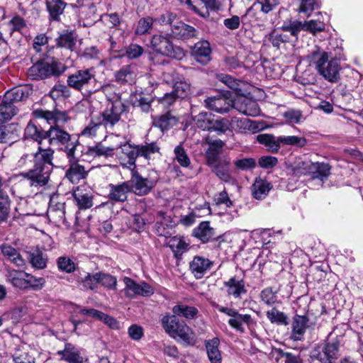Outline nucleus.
Wrapping results in <instances>:
<instances>
[{
	"instance_id": "54",
	"label": "nucleus",
	"mask_w": 363,
	"mask_h": 363,
	"mask_svg": "<svg viewBox=\"0 0 363 363\" xmlns=\"http://www.w3.org/2000/svg\"><path fill=\"white\" fill-rule=\"evenodd\" d=\"M57 45L72 50L75 45V38L72 32H63L57 39Z\"/></svg>"
},
{
	"instance_id": "23",
	"label": "nucleus",
	"mask_w": 363,
	"mask_h": 363,
	"mask_svg": "<svg viewBox=\"0 0 363 363\" xmlns=\"http://www.w3.org/2000/svg\"><path fill=\"white\" fill-rule=\"evenodd\" d=\"M27 272L11 267L5 269V279L7 283L19 289H26Z\"/></svg>"
},
{
	"instance_id": "59",
	"label": "nucleus",
	"mask_w": 363,
	"mask_h": 363,
	"mask_svg": "<svg viewBox=\"0 0 363 363\" xmlns=\"http://www.w3.org/2000/svg\"><path fill=\"white\" fill-rule=\"evenodd\" d=\"M10 211V200L7 194H0V222L5 221Z\"/></svg>"
},
{
	"instance_id": "57",
	"label": "nucleus",
	"mask_w": 363,
	"mask_h": 363,
	"mask_svg": "<svg viewBox=\"0 0 363 363\" xmlns=\"http://www.w3.org/2000/svg\"><path fill=\"white\" fill-rule=\"evenodd\" d=\"M269 40L274 47L280 48L281 44L286 43L290 40V37L287 34L274 30L269 35Z\"/></svg>"
},
{
	"instance_id": "53",
	"label": "nucleus",
	"mask_w": 363,
	"mask_h": 363,
	"mask_svg": "<svg viewBox=\"0 0 363 363\" xmlns=\"http://www.w3.org/2000/svg\"><path fill=\"white\" fill-rule=\"evenodd\" d=\"M28 259L33 267L43 269L46 267L47 259L44 257L43 253L39 250L30 252Z\"/></svg>"
},
{
	"instance_id": "58",
	"label": "nucleus",
	"mask_w": 363,
	"mask_h": 363,
	"mask_svg": "<svg viewBox=\"0 0 363 363\" xmlns=\"http://www.w3.org/2000/svg\"><path fill=\"white\" fill-rule=\"evenodd\" d=\"M45 280L43 277H36L27 273L26 280V289L40 290L43 288Z\"/></svg>"
},
{
	"instance_id": "51",
	"label": "nucleus",
	"mask_w": 363,
	"mask_h": 363,
	"mask_svg": "<svg viewBox=\"0 0 363 363\" xmlns=\"http://www.w3.org/2000/svg\"><path fill=\"white\" fill-rule=\"evenodd\" d=\"M168 245L176 255H182L188 249V244L183 237L174 236L169 240Z\"/></svg>"
},
{
	"instance_id": "37",
	"label": "nucleus",
	"mask_w": 363,
	"mask_h": 363,
	"mask_svg": "<svg viewBox=\"0 0 363 363\" xmlns=\"http://www.w3.org/2000/svg\"><path fill=\"white\" fill-rule=\"evenodd\" d=\"M272 187L267 181L257 178L252 186V194L256 199H262L267 196Z\"/></svg>"
},
{
	"instance_id": "14",
	"label": "nucleus",
	"mask_w": 363,
	"mask_h": 363,
	"mask_svg": "<svg viewBox=\"0 0 363 363\" xmlns=\"http://www.w3.org/2000/svg\"><path fill=\"white\" fill-rule=\"evenodd\" d=\"M233 101L234 100L227 97L225 95L208 97L204 101L207 108L220 114L228 113L231 108H233Z\"/></svg>"
},
{
	"instance_id": "40",
	"label": "nucleus",
	"mask_w": 363,
	"mask_h": 363,
	"mask_svg": "<svg viewBox=\"0 0 363 363\" xmlns=\"http://www.w3.org/2000/svg\"><path fill=\"white\" fill-rule=\"evenodd\" d=\"M213 114L209 112L202 111L192 117L194 125L203 130H211Z\"/></svg>"
},
{
	"instance_id": "22",
	"label": "nucleus",
	"mask_w": 363,
	"mask_h": 363,
	"mask_svg": "<svg viewBox=\"0 0 363 363\" xmlns=\"http://www.w3.org/2000/svg\"><path fill=\"white\" fill-rule=\"evenodd\" d=\"M108 187V198L116 202H124L126 201L128 194L131 191L130 182H128V181L118 184H111Z\"/></svg>"
},
{
	"instance_id": "11",
	"label": "nucleus",
	"mask_w": 363,
	"mask_h": 363,
	"mask_svg": "<svg viewBox=\"0 0 363 363\" xmlns=\"http://www.w3.org/2000/svg\"><path fill=\"white\" fill-rule=\"evenodd\" d=\"M123 282L124 292L128 298H134L138 296H150L154 294L153 288L146 282L139 284L127 277L123 278Z\"/></svg>"
},
{
	"instance_id": "56",
	"label": "nucleus",
	"mask_w": 363,
	"mask_h": 363,
	"mask_svg": "<svg viewBox=\"0 0 363 363\" xmlns=\"http://www.w3.org/2000/svg\"><path fill=\"white\" fill-rule=\"evenodd\" d=\"M182 2L185 3L189 6V9L193 10L196 13L201 17L207 18L208 14L206 11H204L203 0H180Z\"/></svg>"
},
{
	"instance_id": "15",
	"label": "nucleus",
	"mask_w": 363,
	"mask_h": 363,
	"mask_svg": "<svg viewBox=\"0 0 363 363\" xmlns=\"http://www.w3.org/2000/svg\"><path fill=\"white\" fill-rule=\"evenodd\" d=\"M128 182H130V190L138 196L147 194L154 186V182L152 180L143 177L137 172H133Z\"/></svg>"
},
{
	"instance_id": "1",
	"label": "nucleus",
	"mask_w": 363,
	"mask_h": 363,
	"mask_svg": "<svg viewBox=\"0 0 363 363\" xmlns=\"http://www.w3.org/2000/svg\"><path fill=\"white\" fill-rule=\"evenodd\" d=\"M306 58L309 65L314 67L317 72L325 80L337 83L340 79V72L342 67L340 60L333 57L331 52L319 46H315Z\"/></svg>"
},
{
	"instance_id": "17",
	"label": "nucleus",
	"mask_w": 363,
	"mask_h": 363,
	"mask_svg": "<svg viewBox=\"0 0 363 363\" xmlns=\"http://www.w3.org/2000/svg\"><path fill=\"white\" fill-rule=\"evenodd\" d=\"M45 140H48V143L52 146L65 145L70 140V135L59 127H50L45 131Z\"/></svg>"
},
{
	"instance_id": "46",
	"label": "nucleus",
	"mask_w": 363,
	"mask_h": 363,
	"mask_svg": "<svg viewBox=\"0 0 363 363\" xmlns=\"http://www.w3.org/2000/svg\"><path fill=\"white\" fill-rule=\"evenodd\" d=\"M231 123L230 120L226 118L216 117L214 115L212 118V125L210 131H215L218 135L225 133L230 130Z\"/></svg>"
},
{
	"instance_id": "30",
	"label": "nucleus",
	"mask_w": 363,
	"mask_h": 363,
	"mask_svg": "<svg viewBox=\"0 0 363 363\" xmlns=\"http://www.w3.org/2000/svg\"><path fill=\"white\" fill-rule=\"evenodd\" d=\"M113 147H106L101 143H98L95 145L89 146L85 150L84 155L89 157H108L113 155Z\"/></svg>"
},
{
	"instance_id": "16",
	"label": "nucleus",
	"mask_w": 363,
	"mask_h": 363,
	"mask_svg": "<svg viewBox=\"0 0 363 363\" xmlns=\"http://www.w3.org/2000/svg\"><path fill=\"white\" fill-rule=\"evenodd\" d=\"M33 114L36 118H44L51 125L50 127L62 128L68 121L67 114L65 112L59 111H49L38 109L33 112Z\"/></svg>"
},
{
	"instance_id": "29",
	"label": "nucleus",
	"mask_w": 363,
	"mask_h": 363,
	"mask_svg": "<svg viewBox=\"0 0 363 363\" xmlns=\"http://www.w3.org/2000/svg\"><path fill=\"white\" fill-rule=\"evenodd\" d=\"M192 235L203 243H206L215 235V230L208 221H203L193 230Z\"/></svg>"
},
{
	"instance_id": "41",
	"label": "nucleus",
	"mask_w": 363,
	"mask_h": 363,
	"mask_svg": "<svg viewBox=\"0 0 363 363\" xmlns=\"http://www.w3.org/2000/svg\"><path fill=\"white\" fill-rule=\"evenodd\" d=\"M66 4L62 0H46V7L50 17L54 21H59L63 13Z\"/></svg>"
},
{
	"instance_id": "45",
	"label": "nucleus",
	"mask_w": 363,
	"mask_h": 363,
	"mask_svg": "<svg viewBox=\"0 0 363 363\" xmlns=\"http://www.w3.org/2000/svg\"><path fill=\"white\" fill-rule=\"evenodd\" d=\"M130 102L135 107H138L142 111L148 113L151 109V99L145 97L141 94H135L130 96Z\"/></svg>"
},
{
	"instance_id": "21",
	"label": "nucleus",
	"mask_w": 363,
	"mask_h": 363,
	"mask_svg": "<svg viewBox=\"0 0 363 363\" xmlns=\"http://www.w3.org/2000/svg\"><path fill=\"white\" fill-rule=\"evenodd\" d=\"M230 165V158L224 157L220 159L211 167L214 168V172L216 176L219 177L222 181L230 184H235V179L231 175Z\"/></svg>"
},
{
	"instance_id": "13",
	"label": "nucleus",
	"mask_w": 363,
	"mask_h": 363,
	"mask_svg": "<svg viewBox=\"0 0 363 363\" xmlns=\"http://www.w3.org/2000/svg\"><path fill=\"white\" fill-rule=\"evenodd\" d=\"M233 108L247 116L255 117L260 113L257 103L244 96H239L234 99Z\"/></svg>"
},
{
	"instance_id": "44",
	"label": "nucleus",
	"mask_w": 363,
	"mask_h": 363,
	"mask_svg": "<svg viewBox=\"0 0 363 363\" xmlns=\"http://www.w3.org/2000/svg\"><path fill=\"white\" fill-rule=\"evenodd\" d=\"M257 140L262 145H264L272 152H277L280 149V141L278 138H275L272 135L260 134L257 137Z\"/></svg>"
},
{
	"instance_id": "6",
	"label": "nucleus",
	"mask_w": 363,
	"mask_h": 363,
	"mask_svg": "<svg viewBox=\"0 0 363 363\" xmlns=\"http://www.w3.org/2000/svg\"><path fill=\"white\" fill-rule=\"evenodd\" d=\"M125 111V106L120 100L119 97L109 103L106 109L102 112L101 124L107 130H113L114 126L121 120V114Z\"/></svg>"
},
{
	"instance_id": "63",
	"label": "nucleus",
	"mask_w": 363,
	"mask_h": 363,
	"mask_svg": "<svg viewBox=\"0 0 363 363\" xmlns=\"http://www.w3.org/2000/svg\"><path fill=\"white\" fill-rule=\"evenodd\" d=\"M99 274L95 273L94 274H91L87 273L84 278H82V283L83 284L84 288L89 289L91 290H94L97 287L98 284H99Z\"/></svg>"
},
{
	"instance_id": "60",
	"label": "nucleus",
	"mask_w": 363,
	"mask_h": 363,
	"mask_svg": "<svg viewBox=\"0 0 363 363\" xmlns=\"http://www.w3.org/2000/svg\"><path fill=\"white\" fill-rule=\"evenodd\" d=\"M177 16L176 13L167 11L155 18L154 21L161 26H170L172 29L174 23L177 21Z\"/></svg>"
},
{
	"instance_id": "26",
	"label": "nucleus",
	"mask_w": 363,
	"mask_h": 363,
	"mask_svg": "<svg viewBox=\"0 0 363 363\" xmlns=\"http://www.w3.org/2000/svg\"><path fill=\"white\" fill-rule=\"evenodd\" d=\"M171 33L177 39H189L196 36L198 34L196 29L182 21L175 22L172 26Z\"/></svg>"
},
{
	"instance_id": "38",
	"label": "nucleus",
	"mask_w": 363,
	"mask_h": 363,
	"mask_svg": "<svg viewBox=\"0 0 363 363\" xmlns=\"http://www.w3.org/2000/svg\"><path fill=\"white\" fill-rule=\"evenodd\" d=\"M220 340L218 337H214L206 343V348L208 359L211 363H221V353L218 346Z\"/></svg>"
},
{
	"instance_id": "50",
	"label": "nucleus",
	"mask_w": 363,
	"mask_h": 363,
	"mask_svg": "<svg viewBox=\"0 0 363 363\" xmlns=\"http://www.w3.org/2000/svg\"><path fill=\"white\" fill-rule=\"evenodd\" d=\"M172 312L175 315H182L187 319H192L197 314L198 310L193 306L177 304L173 307Z\"/></svg>"
},
{
	"instance_id": "27",
	"label": "nucleus",
	"mask_w": 363,
	"mask_h": 363,
	"mask_svg": "<svg viewBox=\"0 0 363 363\" xmlns=\"http://www.w3.org/2000/svg\"><path fill=\"white\" fill-rule=\"evenodd\" d=\"M75 204L80 210H85L93 206V194L91 192L77 187L73 192Z\"/></svg>"
},
{
	"instance_id": "36",
	"label": "nucleus",
	"mask_w": 363,
	"mask_h": 363,
	"mask_svg": "<svg viewBox=\"0 0 363 363\" xmlns=\"http://www.w3.org/2000/svg\"><path fill=\"white\" fill-rule=\"evenodd\" d=\"M86 175L87 172L84 169V167L77 162L71 163L65 174L67 179L72 184L78 183L81 179H84Z\"/></svg>"
},
{
	"instance_id": "43",
	"label": "nucleus",
	"mask_w": 363,
	"mask_h": 363,
	"mask_svg": "<svg viewBox=\"0 0 363 363\" xmlns=\"http://www.w3.org/2000/svg\"><path fill=\"white\" fill-rule=\"evenodd\" d=\"M176 118L172 116L169 111L154 120L153 124L155 127L159 128L162 132L168 130L177 123Z\"/></svg>"
},
{
	"instance_id": "32",
	"label": "nucleus",
	"mask_w": 363,
	"mask_h": 363,
	"mask_svg": "<svg viewBox=\"0 0 363 363\" xmlns=\"http://www.w3.org/2000/svg\"><path fill=\"white\" fill-rule=\"evenodd\" d=\"M0 249L3 255L16 267H23L25 266V260L16 248L9 244H3Z\"/></svg>"
},
{
	"instance_id": "25",
	"label": "nucleus",
	"mask_w": 363,
	"mask_h": 363,
	"mask_svg": "<svg viewBox=\"0 0 363 363\" xmlns=\"http://www.w3.org/2000/svg\"><path fill=\"white\" fill-rule=\"evenodd\" d=\"M308 318L306 315H296L291 324V338L294 341L301 340L308 328Z\"/></svg>"
},
{
	"instance_id": "5",
	"label": "nucleus",
	"mask_w": 363,
	"mask_h": 363,
	"mask_svg": "<svg viewBox=\"0 0 363 363\" xmlns=\"http://www.w3.org/2000/svg\"><path fill=\"white\" fill-rule=\"evenodd\" d=\"M95 81V71L94 68L79 69L67 77V85L79 91L89 90V85Z\"/></svg>"
},
{
	"instance_id": "55",
	"label": "nucleus",
	"mask_w": 363,
	"mask_h": 363,
	"mask_svg": "<svg viewBox=\"0 0 363 363\" xmlns=\"http://www.w3.org/2000/svg\"><path fill=\"white\" fill-rule=\"evenodd\" d=\"M278 141L286 145H293L298 147H303L306 145L307 140L303 137L295 135L279 136Z\"/></svg>"
},
{
	"instance_id": "49",
	"label": "nucleus",
	"mask_w": 363,
	"mask_h": 363,
	"mask_svg": "<svg viewBox=\"0 0 363 363\" xmlns=\"http://www.w3.org/2000/svg\"><path fill=\"white\" fill-rule=\"evenodd\" d=\"M218 79L229 88L234 90L237 94H240L242 92V86L245 85L242 81L235 79L228 74H218Z\"/></svg>"
},
{
	"instance_id": "10",
	"label": "nucleus",
	"mask_w": 363,
	"mask_h": 363,
	"mask_svg": "<svg viewBox=\"0 0 363 363\" xmlns=\"http://www.w3.org/2000/svg\"><path fill=\"white\" fill-rule=\"evenodd\" d=\"M164 80L167 84H173L172 91L179 98L187 96L191 91V86L185 79L174 71L164 72L163 74Z\"/></svg>"
},
{
	"instance_id": "2",
	"label": "nucleus",
	"mask_w": 363,
	"mask_h": 363,
	"mask_svg": "<svg viewBox=\"0 0 363 363\" xmlns=\"http://www.w3.org/2000/svg\"><path fill=\"white\" fill-rule=\"evenodd\" d=\"M53 152L49 147H38V151L34 155L33 168L23 174L31 186L41 187L48 183L52 171Z\"/></svg>"
},
{
	"instance_id": "48",
	"label": "nucleus",
	"mask_w": 363,
	"mask_h": 363,
	"mask_svg": "<svg viewBox=\"0 0 363 363\" xmlns=\"http://www.w3.org/2000/svg\"><path fill=\"white\" fill-rule=\"evenodd\" d=\"M17 113L14 105L10 104L4 99L0 104V123L6 122L12 118Z\"/></svg>"
},
{
	"instance_id": "35",
	"label": "nucleus",
	"mask_w": 363,
	"mask_h": 363,
	"mask_svg": "<svg viewBox=\"0 0 363 363\" xmlns=\"http://www.w3.org/2000/svg\"><path fill=\"white\" fill-rule=\"evenodd\" d=\"M172 337L182 341L187 345H194L196 342L194 332L184 322L181 324Z\"/></svg>"
},
{
	"instance_id": "18",
	"label": "nucleus",
	"mask_w": 363,
	"mask_h": 363,
	"mask_svg": "<svg viewBox=\"0 0 363 363\" xmlns=\"http://www.w3.org/2000/svg\"><path fill=\"white\" fill-rule=\"evenodd\" d=\"M48 218L55 223L65 222V203L58 201L57 196H52L48 209Z\"/></svg>"
},
{
	"instance_id": "3",
	"label": "nucleus",
	"mask_w": 363,
	"mask_h": 363,
	"mask_svg": "<svg viewBox=\"0 0 363 363\" xmlns=\"http://www.w3.org/2000/svg\"><path fill=\"white\" fill-rule=\"evenodd\" d=\"M150 46L155 52L177 60H182L185 55L181 47L174 45L169 38L163 35H154Z\"/></svg>"
},
{
	"instance_id": "61",
	"label": "nucleus",
	"mask_w": 363,
	"mask_h": 363,
	"mask_svg": "<svg viewBox=\"0 0 363 363\" xmlns=\"http://www.w3.org/2000/svg\"><path fill=\"white\" fill-rule=\"evenodd\" d=\"M160 147L155 143H146L144 145L138 146V154L146 159H150L152 155L158 152Z\"/></svg>"
},
{
	"instance_id": "47",
	"label": "nucleus",
	"mask_w": 363,
	"mask_h": 363,
	"mask_svg": "<svg viewBox=\"0 0 363 363\" xmlns=\"http://www.w3.org/2000/svg\"><path fill=\"white\" fill-rule=\"evenodd\" d=\"M266 315L272 323L280 325H287L289 324L288 316L276 308L267 311Z\"/></svg>"
},
{
	"instance_id": "52",
	"label": "nucleus",
	"mask_w": 363,
	"mask_h": 363,
	"mask_svg": "<svg viewBox=\"0 0 363 363\" xmlns=\"http://www.w3.org/2000/svg\"><path fill=\"white\" fill-rule=\"evenodd\" d=\"M154 22V18L150 16L140 18L135 25V35H142L149 33L152 28Z\"/></svg>"
},
{
	"instance_id": "20",
	"label": "nucleus",
	"mask_w": 363,
	"mask_h": 363,
	"mask_svg": "<svg viewBox=\"0 0 363 363\" xmlns=\"http://www.w3.org/2000/svg\"><path fill=\"white\" fill-rule=\"evenodd\" d=\"M211 48L206 40L196 43L191 49V55L199 63L207 64L211 60Z\"/></svg>"
},
{
	"instance_id": "28",
	"label": "nucleus",
	"mask_w": 363,
	"mask_h": 363,
	"mask_svg": "<svg viewBox=\"0 0 363 363\" xmlns=\"http://www.w3.org/2000/svg\"><path fill=\"white\" fill-rule=\"evenodd\" d=\"M31 89L28 86H16L6 91L4 99L10 104L13 105L14 103L21 101L28 98Z\"/></svg>"
},
{
	"instance_id": "64",
	"label": "nucleus",
	"mask_w": 363,
	"mask_h": 363,
	"mask_svg": "<svg viewBox=\"0 0 363 363\" xmlns=\"http://www.w3.org/2000/svg\"><path fill=\"white\" fill-rule=\"evenodd\" d=\"M175 158L179 164L183 167H187L190 164V159L182 145L174 148Z\"/></svg>"
},
{
	"instance_id": "33",
	"label": "nucleus",
	"mask_w": 363,
	"mask_h": 363,
	"mask_svg": "<svg viewBox=\"0 0 363 363\" xmlns=\"http://www.w3.org/2000/svg\"><path fill=\"white\" fill-rule=\"evenodd\" d=\"M134 67L125 65L115 74L116 82L120 84H132L135 82V74Z\"/></svg>"
},
{
	"instance_id": "12",
	"label": "nucleus",
	"mask_w": 363,
	"mask_h": 363,
	"mask_svg": "<svg viewBox=\"0 0 363 363\" xmlns=\"http://www.w3.org/2000/svg\"><path fill=\"white\" fill-rule=\"evenodd\" d=\"M218 310L228 315L230 317V319L228 321L229 325L240 333L245 332V328L243 327L244 324L249 325L252 321L250 315L240 314L235 308L219 306Z\"/></svg>"
},
{
	"instance_id": "31",
	"label": "nucleus",
	"mask_w": 363,
	"mask_h": 363,
	"mask_svg": "<svg viewBox=\"0 0 363 363\" xmlns=\"http://www.w3.org/2000/svg\"><path fill=\"white\" fill-rule=\"evenodd\" d=\"M225 286L228 288V294L235 298H240L242 294L247 292L244 280L235 277H231L228 281H225Z\"/></svg>"
},
{
	"instance_id": "9",
	"label": "nucleus",
	"mask_w": 363,
	"mask_h": 363,
	"mask_svg": "<svg viewBox=\"0 0 363 363\" xmlns=\"http://www.w3.org/2000/svg\"><path fill=\"white\" fill-rule=\"evenodd\" d=\"M340 341L333 340L321 345H318L313 351V357L321 363H335L338 357Z\"/></svg>"
},
{
	"instance_id": "39",
	"label": "nucleus",
	"mask_w": 363,
	"mask_h": 363,
	"mask_svg": "<svg viewBox=\"0 0 363 363\" xmlns=\"http://www.w3.org/2000/svg\"><path fill=\"white\" fill-rule=\"evenodd\" d=\"M161 323L164 331L172 337L183 321H179L174 314H166L162 318Z\"/></svg>"
},
{
	"instance_id": "34",
	"label": "nucleus",
	"mask_w": 363,
	"mask_h": 363,
	"mask_svg": "<svg viewBox=\"0 0 363 363\" xmlns=\"http://www.w3.org/2000/svg\"><path fill=\"white\" fill-rule=\"evenodd\" d=\"M209 147L206 151V160L209 166H213L216 164L218 158V155L224 146V143L220 140H216L213 141H207Z\"/></svg>"
},
{
	"instance_id": "8",
	"label": "nucleus",
	"mask_w": 363,
	"mask_h": 363,
	"mask_svg": "<svg viewBox=\"0 0 363 363\" xmlns=\"http://www.w3.org/2000/svg\"><path fill=\"white\" fill-rule=\"evenodd\" d=\"M325 29V24L323 21L318 20H311L308 21H291L281 26V30L290 33L291 35L297 39L298 35L301 30H306L315 35Z\"/></svg>"
},
{
	"instance_id": "4",
	"label": "nucleus",
	"mask_w": 363,
	"mask_h": 363,
	"mask_svg": "<svg viewBox=\"0 0 363 363\" xmlns=\"http://www.w3.org/2000/svg\"><path fill=\"white\" fill-rule=\"evenodd\" d=\"M296 176L309 174L313 179L323 181L330 174V166L326 163L304 161L300 162L294 169Z\"/></svg>"
},
{
	"instance_id": "62",
	"label": "nucleus",
	"mask_w": 363,
	"mask_h": 363,
	"mask_svg": "<svg viewBox=\"0 0 363 363\" xmlns=\"http://www.w3.org/2000/svg\"><path fill=\"white\" fill-rule=\"evenodd\" d=\"M230 123H231L230 128H235L239 132H242L251 128L252 121L246 118L233 117Z\"/></svg>"
},
{
	"instance_id": "24",
	"label": "nucleus",
	"mask_w": 363,
	"mask_h": 363,
	"mask_svg": "<svg viewBox=\"0 0 363 363\" xmlns=\"http://www.w3.org/2000/svg\"><path fill=\"white\" fill-rule=\"evenodd\" d=\"M213 265L208 258L196 256L190 262V270L196 279H201Z\"/></svg>"
},
{
	"instance_id": "42",
	"label": "nucleus",
	"mask_w": 363,
	"mask_h": 363,
	"mask_svg": "<svg viewBox=\"0 0 363 363\" xmlns=\"http://www.w3.org/2000/svg\"><path fill=\"white\" fill-rule=\"evenodd\" d=\"M45 131L40 130L33 122H30L25 129V136L30 138L37 141L39 147L43 148V141L45 140Z\"/></svg>"
},
{
	"instance_id": "19",
	"label": "nucleus",
	"mask_w": 363,
	"mask_h": 363,
	"mask_svg": "<svg viewBox=\"0 0 363 363\" xmlns=\"http://www.w3.org/2000/svg\"><path fill=\"white\" fill-rule=\"evenodd\" d=\"M61 356L62 359L68 363H84L86 361L83 354L82 350H80L72 344H66L65 349L57 352Z\"/></svg>"
},
{
	"instance_id": "7",
	"label": "nucleus",
	"mask_w": 363,
	"mask_h": 363,
	"mask_svg": "<svg viewBox=\"0 0 363 363\" xmlns=\"http://www.w3.org/2000/svg\"><path fill=\"white\" fill-rule=\"evenodd\" d=\"M64 70L65 66L58 62H38L30 67L28 74L34 79H45L52 75L58 76Z\"/></svg>"
}]
</instances>
